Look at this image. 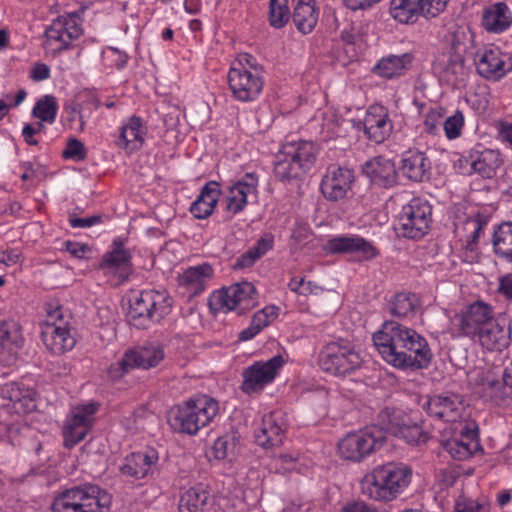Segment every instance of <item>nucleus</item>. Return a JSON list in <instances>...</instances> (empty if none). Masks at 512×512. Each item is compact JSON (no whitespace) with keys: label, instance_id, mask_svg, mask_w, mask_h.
I'll return each mask as SVG.
<instances>
[{"label":"nucleus","instance_id":"1","mask_svg":"<svg viewBox=\"0 0 512 512\" xmlns=\"http://www.w3.org/2000/svg\"><path fill=\"white\" fill-rule=\"evenodd\" d=\"M373 343L382 358L399 369H425L433 358L426 339L397 321L384 322L373 334Z\"/></svg>","mask_w":512,"mask_h":512},{"label":"nucleus","instance_id":"2","mask_svg":"<svg viewBox=\"0 0 512 512\" xmlns=\"http://www.w3.org/2000/svg\"><path fill=\"white\" fill-rule=\"evenodd\" d=\"M412 469L404 464L387 463L364 476L361 482L363 495L382 502L394 500L410 484Z\"/></svg>","mask_w":512,"mask_h":512},{"label":"nucleus","instance_id":"3","mask_svg":"<svg viewBox=\"0 0 512 512\" xmlns=\"http://www.w3.org/2000/svg\"><path fill=\"white\" fill-rule=\"evenodd\" d=\"M219 413V403L208 395H200L176 405L169 411L170 427L178 433L196 435Z\"/></svg>","mask_w":512,"mask_h":512},{"label":"nucleus","instance_id":"4","mask_svg":"<svg viewBox=\"0 0 512 512\" xmlns=\"http://www.w3.org/2000/svg\"><path fill=\"white\" fill-rule=\"evenodd\" d=\"M171 307L172 299L165 290H143L130 296L126 316L130 325L146 329L167 316Z\"/></svg>","mask_w":512,"mask_h":512},{"label":"nucleus","instance_id":"5","mask_svg":"<svg viewBox=\"0 0 512 512\" xmlns=\"http://www.w3.org/2000/svg\"><path fill=\"white\" fill-rule=\"evenodd\" d=\"M86 7L77 11L65 12L54 20L45 30V48L51 52H60L74 46L84 32L83 22Z\"/></svg>","mask_w":512,"mask_h":512},{"label":"nucleus","instance_id":"6","mask_svg":"<svg viewBox=\"0 0 512 512\" xmlns=\"http://www.w3.org/2000/svg\"><path fill=\"white\" fill-rule=\"evenodd\" d=\"M361 364L360 354L347 340L330 342L319 353L320 367L332 375L345 376L360 368Z\"/></svg>","mask_w":512,"mask_h":512},{"label":"nucleus","instance_id":"7","mask_svg":"<svg viewBox=\"0 0 512 512\" xmlns=\"http://www.w3.org/2000/svg\"><path fill=\"white\" fill-rule=\"evenodd\" d=\"M431 221V205L420 198H413L402 207L394 229L398 236L408 239H421L427 234Z\"/></svg>","mask_w":512,"mask_h":512},{"label":"nucleus","instance_id":"8","mask_svg":"<svg viewBox=\"0 0 512 512\" xmlns=\"http://www.w3.org/2000/svg\"><path fill=\"white\" fill-rule=\"evenodd\" d=\"M386 437L376 427L358 432L348 433L338 443L340 455L354 462L363 460L368 455L380 449Z\"/></svg>","mask_w":512,"mask_h":512},{"label":"nucleus","instance_id":"9","mask_svg":"<svg viewBox=\"0 0 512 512\" xmlns=\"http://www.w3.org/2000/svg\"><path fill=\"white\" fill-rule=\"evenodd\" d=\"M46 313L48 320L45 329L42 331V340L52 353L60 355L71 350L76 340L71 335L67 323H62L63 311L62 306L53 303L46 304Z\"/></svg>","mask_w":512,"mask_h":512},{"label":"nucleus","instance_id":"10","mask_svg":"<svg viewBox=\"0 0 512 512\" xmlns=\"http://www.w3.org/2000/svg\"><path fill=\"white\" fill-rule=\"evenodd\" d=\"M449 0H391L389 13L400 24H414L420 17L434 18Z\"/></svg>","mask_w":512,"mask_h":512},{"label":"nucleus","instance_id":"11","mask_svg":"<svg viewBox=\"0 0 512 512\" xmlns=\"http://www.w3.org/2000/svg\"><path fill=\"white\" fill-rule=\"evenodd\" d=\"M163 359L164 351L160 346H143L139 349L125 352L119 361L109 367L108 374L111 379L117 380L132 369L156 367Z\"/></svg>","mask_w":512,"mask_h":512},{"label":"nucleus","instance_id":"12","mask_svg":"<svg viewBox=\"0 0 512 512\" xmlns=\"http://www.w3.org/2000/svg\"><path fill=\"white\" fill-rule=\"evenodd\" d=\"M494 319L491 305L478 300L454 316L453 323L460 336L473 340Z\"/></svg>","mask_w":512,"mask_h":512},{"label":"nucleus","instance_id":"13","mask_svg":"<svg viewBox=\"0 0 512 512\" xmlns=\"http://www.w3.org/2000/svg\"><path fill=\"white\" fill-rule=\"evenodd\" d=\"M228 83L233 95L244 102L254 100L263 88L258 66H231Z\"/></svg>","mask_w":512,"mask_h":512},{"label":"nucleus","instance_id":"14","mask_svg":"<svg viewBox=\"0 0 512 512\" xmlns=\"http://www.w3.org/2000/svg\"><path fill=\"white\" fill-rule=\"evenodd\" d=\"M66 499L81 506V512H109L111 495L98 485L83 483L62 491Z\"/></svg>","mask_w":512,"mask_h":512},{"label":"nucleus","instance_id":"15","mask_svg":"<svg viewBox=\"0 0 512 512\" xmlns=\"http://www.w3.org/2000/svg\"><path fill=\"white\" fill-rule=\"evenodd\" d=\"M283 363V357L277 355L268 361L255 362L246 367L242 372L243 382L240 389L248 395L262 391L267 384L275 379Z\"/></svg>","mask_w":512,"mask_h":512},{"label":"nucleus","instance_id":"16","mask_svg":"<svg viewBox=\"0 0 512 512\" xmlns=\"http://www.w3.org/2000/svg\"><path fill=\"white\" fill-rule=\"evenodd\" d=\"M98 402H89L74 408L72 418L64 430V446L72 448L87 435L93 425L94 414L98 411Z\"/></svg>","mask_w":512,"mask_h":512},{"label":"nucleus","instance_id":"17","mask_svg":"<svg viewBox=\"0 0 512 512\" xmlns=\"http://www.w3.org/2000/svg\"><path fill=\"white\" fill-rule=\"evenodd\" d=\"M427 414L444 422H455L463 411L462 396L447 392L430 396L424 404Z\"/></svg>","mask_w":512,"mask_h":512},{"label":"nucleus","instance_id":"18","mask_svg":"<svg viewBox=\"0 0 512 512\" xmlns=\"http://www.w3.org/2000/svg\"><path fill=\"white\" fill-rule=\"evenodd\" d=\"M354 181L353 171L332 165L327 168L323 176L320 189L323 196L329 201H338L345 198L347 192L351 189Z\"/></svg>","mask_w":512,"mask_h":512},{"label":"nucleus","instance_id":"19","mask_svg":"<svg viewBox=\"0 0 512 512\" xmlns=\"http://www.w3.org/2000/svg\"><path fill=\"white\" fill-rule=\"evenodd\" d=\"M363 126L367 138L376 144L383 143L390 136L393 128L388 110L379 104L368 108Z\"/></svg>","mask_w":512,"mask_h":512},{"label":"nucleus","instance_id":"20","mask_svg":"<svg viewBox=\"0 0 512 512\" xmlns=\"http://www.w3.org/2000/svg\"><path fill=\"white\" fill-rule=\"evenodd\" d=\"M328 254H348L359 252L364 260L378 255V250L366 239L359 236H338L331 238L324 246Z\"/></svg>","mask_w":512,"mask_h":512},{"label":"nucleus","instance_id":"21","mask_svg":"<svg viewBox=\"0 0 512 512\" xmlns=\"http://www.w3.org/2000/svg\"><path fill=\"white\" fill-rule=\"evenodd\" d=\"M482 27L492 34H502L512 26V11L505 2H496L485 7L481 18Z\"/></svg>","mask_w":512,"mask_h":512},{"label":"nucleus","instance_id":"22","mask_svg":"<svg viewBox=\"0 0 512 512\" xmlns=\"http://www.w3.org/2000/svg\"><path fill=\"white\" fill-rule=\"evenodd\" d=\"M362 170L374 184L381 187L391 188L397 183L398 175L394 162L382 156L367 161Z\"/></svg>","mask_w":512,"mask_h":512},{"label":"nucleus","instance_id":"23","mask_svg":"<svg viewBox=\"0 0 512 512\" xmlns=\"http://www.w3.org/2000/svg\"><path fill=\"white\" fill-rule=\"evenodd\" d=\"M401 171L410 180L422 182L428 178L431 162L426 154L416 149H409L403 154Z\"/></svg>","mask_w":512,"mask_h":512},{"label":"nucleus","instance_id":"24","mask_svg":"<svg viewBox=\"0 0 512 512\" xmlns=\"http://www.w3.org/2000/svg\"><path fill=\"white\" fill-rule=\"evenodd\" d=\"M285 437V428L279 423L278 414L271 412L264 415L261 426L255 434L258 445L264 448L280 446Z\"/></svg>","mask_w":512,"mask_h":512},{"label":"nucleus","instance_id":"25","mask_svg":"<svg viewBox=\"0 0 512 512\" xmlns=\"http://www.w3.org/2000/svg\"><path fill=\"white\" fill-rule=\"evenodd\" d=\"M157 461L158 456L155 452H133L125 457L119 469L125 476L143 479L152 471Z\"/></svg>","mask_w":512,"mask_h":512},{"label":"nucleus","instance_id":"26","mask_svg":"<svg viewBox=\"0 0 512 512\" xmlns=\"http://www.w3.org/2000/svg\"><path fill=\"white\" fill-rule=\"evenodd\" d=\"M282 154L290 157V161L294 162L305 174L316 161L317 148L313 142L302 140L284 144Z\"/></svg>","mask_w":512,"mask_h":512},{"label":"nucleus","instance_id":"27","mask_svg":"<svg viewBox=\"0 0 512 512\" xmlns=\"http://www.w3.org/2000/svg\"><path fill=\"white\" fill-rule=\"evenodd\" d=\"M213 498L204 484H197L188 489L180 498L179 512H208Z\"/></svg>","mask_w":512,"mask_h":512},{"label":"nucleus","instance_id":"28","mask_svg":"<svg viewBox=\"0 0 512 512\" xmlns=\"http://www.w3.org/2000/svg\"><path fill=\"white\" fill-rule=\"evenodd\" d=\"M145 128L140 117L132 116L128 122L121 127L116 145L128 153L139 150L144 143Z\"/></svg>","mask_w":512,"mask_h":512},{"label":"nucleus","instance_id":"29","mask_svg":"<svg viewBox=\"0 0 512 512\" xmlns=\"http://www.w3.org/2000/svg\"><path fill=\"white\" fill-rule=\"evenodd\" d=\"M220 194L219 183L209 181L204 185L197 199L191 204L190 212L198 219L209 217L219 200Z\"/></svg>","mask_w":512,"mask_h":512},{"label":"nucleus","instance_id":"30","mask_svg":"<svg viewBox=\"0 0 512 512\" xmlns=\"http://www.w3.org/2000/svg\"><path fill=\"white\" fill-rule=\"evenodd\" d=\"M295 2L292 14L293 22L299 32L309 34L315 28L319 9L316 7L315 0H293Z\"/></svg>","mask_w":512,"mask_h":512},{"label":"nucleus","instance_id":"31","mask_svg":"<svg viewBox=\"0 0 512 512\" xmlns=\"http://www.w3.org/2000/svg\"><path fill=\"white\" fill-rule=\"evenodd\" d=\"M470 167L484 179H492L502 164V158L497 150L486 149L470 156Z\"/></svg>","mask_w":512,"mask_h":512},{"label":"nucleus","instance_id":"32","mask_svg":"<svg viewBox=\"0 0 512 512\" xmlns=\"http://www.w3.org/2000/svg\"><path fill=\"white\" fill-rule=\"evenodd\" d=\"M100 268L110 272H119L121 277H126L131 269V255L123 247L120 241H114L112 250L107 252L102 259Z\"/></svg>","mask_w":512,"mask_h":512},{"label":"nucleus","instance_id":"33","mask_svg":"<svg viewBox=\"0 0 512 512\" xmlns=\"http://www.w3.org/2000/svg\"><path fill=\"white\" fill-rule=\"evenodd\" d=\"M213 269L210 264L204 263L186 269L179 276L180 285L185 286L192 294L197 295L205 288L207 279L211 278Z\"/></svg>","mask_w":512,"mask_h":512},{"label":"nucleus","instance_id":"34","mask_svg":"<svg viewBox=\"0 0 512 512\" xmlns=\"http://www.w3.org/2000/svg\"><path fill=\"white\" fill-rule=\"evenodd\" d=\"M479 343L489 351H502L508 347V337L504 325H500L495 319L490 321L476 336Z\"/></svg>","mask_w":512,"mask_h":512},{"label":"nucleus","instance_id":"35","mask_svg":"<svg viewBox=\"0 0 512 512\" xmlns=\"http://www.w3.org/2000/svg\"><path fill=\"white\" fill-rule=\"evenodd\" d=\"M1 396L12 402L17 411L26 413L35 408L34 392L22 389L16 382L6 383L1 388Z\"/></svg>","mask_w":512,"mask_h":512},{"label":"nucleus","instance_id":"36","mask_svg":"<svg viewBox=\"0 0 512 512\" xmlns=\"http://www.w3.org/2000/svg\"><path fill=\"white\" fill-rule=\"evenodd\" d=\"M492 245L498 258L512 262V222H503L495 228Z\"/></svg>","mask_w":512,"mask_h":512},{"label":"nucleus","instance_id":"37","mask_svg":"<svg viewBox=\"0 0 512 512\" xmlns=\"http://www.w3.org/2000/svg\"><path fill=\"white\" fill-rule=\"evenodd\" d=\"M274 238L271 234L263 235L254 246L237 258L233 268L235 270L249 268L273 248Z\"/></svg>","mask_w":512,"mask_h":512},{"label":"nucleus","instance_id":"38","mask_svg":"<svg viewBox=\"0 0 512 512\" xmlns=\"http://www.w3.org/2000/svg\"><path fill=\"white\" fill-rule=\"evenodd\" d=\"M24 337L21 325L13 320H5L0 323V346L11 352L21 349L24 345Z\"/></svg>","mask_w":512,"mask_h":512},{"label":"nucleus","instance_id":"39","mask_svg":"<svg viewBox=\"0 0 512 512\" xmlns=\"http://www.w3.org/2000/svg\"><path fill=\"white\" fill-rule=\"evenodd\" d=\"M409 420L407 415L401 409L386 407L382 409L378 415V426L377 430L396 436L398 432H401V428L404 423Z\"/></svg>","mask_w":512,"mask_h":512},{"label":"nucleus","instance_id":"40","mask_svg":"<svg viewBox=\"0 0 512 512\" xmlns=\"http://www.w3.org/2000/svg\"><path fill=\"white\" fill-rule=\"evenodd\" d=\"M488 223V217L481 213L468 216L462 223L461 229L466 233V250L474 251L477 246L480 233Z\"/></svg>","mask_w":512,"mask_h":512},{"label":"nucleus","instance_id":"41","mask_svg":"<svg viewBox=\"0 0 512 512\" xmlns=\"http://www.w3.org/2000/svg\"><path fill=\"white\" fill-rule=\"evenodd\" d=\"M420 306V300L414 293L401 292L390 301V312L399 318L413 316Z\"/></svg>","mask_w":512,"mask_h":512},{"label":"nucleus","instance_id":"42","mask_svg":"<svg viewBox=\"0 0 512 512\" xmlns=\"http://www.w3.org/2000/svg\"><path fill=\"white\" fill-rule=\"evenodd\" d=\"M482 391L496 405H501L507 399H512V387L505 383L504 375L502 381L486 378L482 383Z\"/></svg>","mask_w":512,"mask_h":512},{"label":"nucleus","instance_id":"43","mask_svg":"<svg viewBox=\"0 0 512 512\" xmlns=\"http://www.w3.org/2000/svg\"><path fill=\"white\" fill-rule=\"evenodd\" d=\"M236 292L237 289H233L232 286L220 289L219 291L215 292L210 298V306L215 310H235L239 315H241L240 305H238V301L236 299Z\"/></svg>","mask_w":512,"mask_h":512},{"label":"nucleus","instance_id":"44","mask_svg":"<svg viewBox=\"0 0 512 512\" xmlns=\"http://www.w3.org/2000/svg\"><path fill=\"white\" fill-rule=\"evenodd\" d=\"M253 192V184L233 185L226 197V209L233 215L242 211L247 204V197Z\"/></svg>","mask_w":512,"mask_h":512},{"label":"nucleus","instance_id":"45","mask_svg":"<svg viewBox=\"0 0 512 512\" xmlns=\"http://www.w3.org/2000/svg\"><path fill=\"white\" fill-rule=\"evenodd\" d=\"M474 54V48L454 38L448 47V64H465L470 61L476 64Z\"/></svg>","mask_w":512,"mask_h":512},{"label":"nucleus","instance_id":"46","mask_svg":"<svg viewBox=\"0 0 512 512\" xmlns=\"http://www.w3.org/2000/svg\"><path fill=\"white\" fill-rule=\"evenodd\" d=\"M288 0H269L268 21L275 29L283 28L290 19Z\"/></svg>","mask_w":512,"mask_h":512},{"label":"nucleus","instance_id":"47","mask_svg":"<svg viewBox=\"0 0 512 512\" xmlns=\"http://www.w3.org/2000/svg\"><path fill=\"white\" fill-rule=\"evenodd\" d=\"M58 104L52 95H45L40 98L32 111V114L42 122L53 123L56 119Z\"/></svg>","mask_w":512,"mask_h":512},{"label":"nucleus","instance_id":"48","mask_svg":"<svg viewBox=\"0 0 512 512\" xmlns=\"http://www.w3.org/2000/svg\"><path fill=\"white\" fill-rule=\"evenodd\" d=\"M477 446L478 443L472 445L471 442L457 438L449 439L443 445L445 451H447L453 459L458 461L470 458Z\"/></svg>","mask_w":512,"mask_h":512},{"label":"nucleus","instance_id":"49","mask_svg":"<svg viewBox=\"0 0 512 512\" xmlns=\"http://www.w3.org/2000/svg\"><path fill=\"white\" fill-rule=\"evenodd\" d=\"M238 445V438L235 434H225L217 438L212 447V454L215 459H229L235 455Z\"/></svg>","mask_w":512,"mask_h":512},{"label":"nucleus","instance_id":"50","mask_svg":"<svg viewBox=\"0 0 512 512\" xmlns=\"http://www.w3.org/2000/svg\"><path fill=\"white\" fill-rule=\"evenodd\" d=\"M274 174L280 181H290L304 175L300 168L292 161L290 157L282 154L280 151L279 159L274 166Z\"/></svg>","mask_w":512,"mask_h":512},{"label":"nucleus","instance_id":"51","mask_svg":"<svg viewBox=\"0 0 512 512\" xmlns=\"http://www.w3.org/2000/svg\"><path fill=\"white\" fill-rule=\"evenodd\" d=\"M233 289H237L236 296L238 305H240V314H244L255 304L256 289L249 282H242L232 285Z\"/></svg>","mask_w":512,"mask_h":512},{"label":"nucleus","instance_id":"52","mask_svg":"<svg viewBox=\"0 0 512 512\" xmlns=\"http://www.w3.org/2000/svg\"><path fill=\"white\" fill-rule=\"evenodd\" d=\"M396 437L403 438L408 444L412 445L425 443L429 438L428 434L425 433L419 425H410L408 424V420L404 423L401 432H398Z\"/></svg>","mask_w":512,"mask_h":512},{"label":"nucleus","instance_id":"53","mask_svg":"<svg viewBox=\"0 0 512 512\" xmlns=\"http://www.w3.org/2000/svg\"><path fill=\"white\" fill-rule=\"evenodd\" d=\"M478 62L476 64H506V55H503L500 48L494 45L485 47L481 53L477 54Z\"/></svg>","mask_w":512,"mask_h":512},{"label":"nucleus","instance_id":"54","mask_svg":"<svg viewBox=\"0 0 512 512\" xmlns=\"http://www.w3.org/2000/svg\"><path fill=\"white\" fill-rule=\"evenodd\" d=\"M445 134L448 139H455L460 136L464 125V116L461 111H456L454 115L448 117L443 123Z\"/></svg>","mask_w":512,"mask_h":512},{"label":"nucleus","instance_id":"55","mask_svg":"<svg viewBox=\"0 0 512 512\" xmlns=\"http://www.w3.org/2000/svg\"><path fill=\"white\" fill-rule=\"evenodd\" d=\"M475 66L478 75L488 81H499L512 70V66Z\"/></svg>","mask_w":512,"mask_h":512},{"label":"nucleus","instance_id":"56","mask_svg":"<svg viewBox=\"0 0 512 512\" xmlns=\"http://www.w3.org/2000/svg\"><path fill=\"white\" fill-rule=\"evenodd\" d=\"M87 152L84 144L75 138L70 139L67 142L66 148L62 152V156L65 159H74L77 161L84 160Z\"/></svg>","mask_w":512,"mask_h":512},{"label":"nucleus","instance_id":"57","mask_svg":"<svg viewBox=\"0 0 512 512\" xmlns=\"http://www.w3.org/2000/svg\"><path fill=\"white\" fill-rule=\"evenodd\" d=\"M52 512H81V506L66 499V494L59 492L51 505Z\"/></svg>","mask_w":512,"mask_h":512},{"label":"nucleus","instance_id":"58","mask_svg":"<svg viewBox=\"0 0 512 512\" xmlns=\"http://www.w3.org/2000/svg\"><path fill=\"white\" fill-rule=\"evenodd\" d=\"M406 66H373L372 74L387 80L395 79L404 74Z\"/></svg>","mask_w":512,"mask_h":512},{"label":"nucleus","instance_id":"59","mask_svg":"<svg viewBox=\"0 0 512 512\" xmlns=\"http://www.w3.org/2000/svg\"><path fill=\"white\" fill-rule=\"evenodd\" d=\"M444 110H431L424 120L423 126L424 130L429 134H435L438 130V127L442 125V115H444Z\"/></svg>","mask_w":512,"mask_h":512},{"label":"nucleus","instance_id":"60","mask_svg":"<svg viewBox=\"0 0 512 512\" xmlns=\"http://www.w3.org/2000/svg\"><path fill=\"white\" fill-rule=\"evenodd\" d=\"M490 508L487 504H481L474 500L457 501L454 512H489Z\"/></svg>","mask_w":512,"mask_h":512},{"label":"nucleus","instance_id":"61","mask_svg":"<svg viewBox=\"0 0 512 512\" xmlns=\"http://www.w3.org/2000/svg\"><path fill=\"white\" fill-rule=\"evenodd\" d=\"M64 245L65 250L68 251L73 257L78 259L85 258V255L91 251L90 247L87 244L66 241Z\"/></svg>","mask_w":512,"mask_h":512},{"label":"nucleus","instance_id":"62","mask_svg":"<svg viewBox=\"0 0 512 512\" xmlns=\"http://www.w3.org/2000/svg\"><path fill=\"white\" fill-rule=\"evenodd\" d=\"M101 220L102 217L100 215H94L87 218H78L70 215L69 223L73 228H86L100 223Z\"/></svg>","mask_w":512,"mask_h":512},{"label":"nucleus","instance_id":"63","mask_svg":"<svg viewBox=\"0 0 512 512\" xmlns=\"http://www.w3.org/2000/svg\"><path fill=\"white\" fill-rule=\"evenodd\" d=\"M414 61V56L411 53H403L402 55H388L387 57H383L381 60L377 62V64H410Z\"/></svg>","mask_w":512,"mask_h":512},{"label":"nucleus","instance_id":"64","mask_svg":"<svg viewBox=\"0 0 512 512\" xmlns=\"http://www.w3.org/2000/svg\"><path fill=\"white\" fill-rule=\"evenodd\" d=\"M499 291L506 298L512 300V273H509L500 279Z\"/></svg>","mask_w":512,"mask_h":512}]
</instances>
